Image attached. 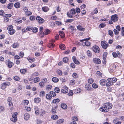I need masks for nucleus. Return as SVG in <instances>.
<instances>
[{"mask_svg":"<svg viewBox=\"0 0 124 124\" xmlns=\"http://www.w3.org/2000/svg\"><path fill=\"white\" fill-rule=\"evenodd\" d=\"M18 114V113L17 112H14L12 115V117H14V118H17V115Z\"/></svg>","mask_w":124,"mask_h":124,"instance_id":"nucleus-41","label":"nucleus"},{"mask_svg":"<svg viewBox=\"0 0 124 124\" xmlns=\"http://www.w3.org/2000/svg\"><path fill=\"white\" fill-rule=\"evenodd\" d=\"M6 64L7 65L8 67L11 68L13 65V64L12 62H11L9 60H7L6 61Z\"/></svg>","mask_w":124,"mask_h":124,"instance_id":"nucleus-6","label":"nucleus"},{"mask_svg":"<svg viewBox=\"0 0 124 124\" xmlns=\"http://www.w3.org/2000/svg\"><path fill=\"white\" fill-rule=\"evenodd\" d=\"M74 21V20L73 19H68L66 21V23H71L72 22Z\"/></svg>","mask_w":124,"mask_h":124,"instance_id":"nucleus-59","label":"nucleus"},{"mask_svg":"<svg viewBox=\"0 0 124 124\" xmlns=\"http://www.w3.org/2000/svg\"><path fill=\"white\" fill-rule=\"evenodd\" d=\"M52 80L54 82L56 83L59 81L58 79L56 77H53L52 78Z\"/></svg>","mask_w":124,"mask_h":124,"instance_id":"nucleus-20","label":"nucleus"},{"mask_svg":"<svg viewBox=\"0 0 124 124\" xmlns=\"http://www.w3.org/2000/svg\"><path fill=\"white\" fill-rule=\"evenodd\" d=\"M34 101L36 103H39L41 101V100L40 98H35L34 99Z\"/></svg>","mask_w":124,"mask_h":124,"instance_id":"nucleus-22","label":"nucleus"},{"mask_svg":"<svg viewBox=\"0 0 124 124\" xmlns=\"http://www.w3.org/2000/svg\"><path fill=\"white\" fill-rule=\"evenodd\" d=\"M86 89L88 90H91V87L90 85L89 84H87L85 85Z\"/></svg>","mask_w":124,"mask_h":124,"instance_id":"nucleus-15","label":"nucleus"},{"mask_svg":"<svg viewBox=\"0 0 124 124\" xmlns=\"http://www.w3.org/2000/svg\"><path fill=\"white\" fill-rule=\"evenodd\" d=\"M93 62L95 63L100 64L101 62L100 60L98 58H94L93 59Z\"/></svg>","mask_w":124,"mask_h":124,"instance_id":"nucleus-4","label":"nucleus"},{"mask_svg":"<svg viewBox=\"0 0 124 124\" xmlns=\"http://www.w3.org/2000/svg\"><path fill=\"white\" fill-rule=\"evenodd\" d=\"M86 41L85 42V44L87 46H88L90 45V42L86 40Z\"/></svg>","mask_w":124,"mask_h":124,"instance_id":"nucleus-57","label":"nucleus"},{"mask_svg":"<svg viewBox=\"0 0 124 124\" xmlns=\"http://www.w3.org/2000/svg\"><path fill=\"white\" fill-rule=\"evenodd\" d=\"M92 86L94 88H96L98 87V85L95 84H92Z\"/></svg>","mask_w":124,"mask_h":124,"instance_id":"nucleus-63","label":"nucleus"},{"mask_svg":"<svg viewBox=\"0 0 124 124\" xmlns=\"http://www.w3.org/2000/svg\"><path fill=\"white\" fill-rule=\"evenodd\" d=\"M60 101V100L58 98L54 99L53 101V103H56L57 102H59Z\"/></svg>","mask_w":124,"mask_h":124,"instance_id":"nucleus-25","label":"nucleus"},{"mask_svg":"<svg viewBox=\"0 0 124 124\" xmlns=\"http://www.w3.org/2000/svg\"><path fill=\"white\" fill-rule=\"evenodd\" d=\"M64 119H62L58 120L56 122V124H60L64 122Z\"/></svg>","mask_w":124,"mask_h":124,"instance_id":"nucleus-18","label":"nucleus"},{"mask_svg":"<svg viewBox=\"0 0 124 124\" xmlns=\"http://www.w3.org/2000/svg\"><path fill=\"white\" fill-rule=\"evenodd\" d=\"M15 30L14 29H12L8 31V33L10 35H12L15 33Z\"/></svg>","mask_w":124,"mask_h":124,"instance_id":"nucleus-27","label":"nucleus"},{"mask_svg":"<svg viewBox=\"0 0 124 124\" xmlns=\"http://www.w3.org/2000/svg\"><path fill=\"white\" fill-rule=\"evenodd\" d=\"M39 85L40 87H42L44 86V82H41L39 83Z\"/></svg>","mask_w":124,"mask_h":124,"instance_id":"nucleus-61","label":"nucleus"},{"mask_svg":"<svg viewBox=\"0 0 124 124\" xmlns=\"http://www.w3.org/2000/svg\"><path fill=\"white\" fill-rule=\"evenodd\" d=\"M60 48L62 50L65 49V45L63 44H60L59 45Z\"/></svg>","mask_w":124,"mask_h":124,"instance_id":"nucleus-32","label":"nucleus"},{"mask_svg":"<svg viewBox=\"0 0 124 124\" xmlns=\"http://www.w3.org/2000/svg\"><path fill=\"white\" fill-rule=\"evenodd\" d=\"M68 59L67 57H65L63 59V61L65 63H67L68 61Z\"/></svg>","mask_w":124,"mask_h":124,"instance_id":"nucleus-30","label":"nucleus"},{"mask_svg":"<svg viewBox=\"0 0 124 124\" xmlns=\"http://www.w3.org/2000/svg\"><path fill=\"white\" fill-rule=\"evenodd\" d=\"M70 13L72 15L75 14L76 13L75 10L74 8L71 9L70 10Z\"/></svg>","mask_w":124,"mask_h":124,"instance_id":"nucleus-33","label":"nucleus"},{"mask_svg":"<svg viewBox=\"0 0 124 124\" xmlns=\"http://www.w3.org/2000/svg\"><path fill=\"white\" fill-rule=\"evenodd\" d=\"M35 19V17L34 16H31L30 17V19L31 21L34 20Z\"/></svg>","mask_w":124,"mask_h":124,"instance_id":"nucleus-52","label":"nucleus"},{"mask_svg":"<svg viewBox=\"0 0 124 124\" xmlns=\"http://www.w3.org/2000/svg\"><path fill=\"white\" fill-rule=\"evenodd\" d=\"M49 93L51 95V96L54 97L56 96V94L53 91H50L49 92Z\"/></svg>","mask_w":124,"mask_h":124,"instance_id":"nucleus-31","label":"nucleus"},{"mask_svg":"<svg viewBox=\"0 0 124 124\" xmlns=\"http://www.w3.org/2000/svg\"><path fill=\"white\" fill-rule=\"evenodd\" d=\"M19 45L18 43H14L13 45V47L15 48H17L19 46Z\"/></svg>","mask_w":124,"mask_h":124,"instance_id":"nucleus-35","label":"nucleus"},{"mask_svg":"<svg viewBox=\"0 0 124 124\" xmlns=\"http://www.w3.org/2000/svg\"><path fill=\"white\" fill-rule=\"evenodd\" d=\"M59 34L61 37L62 38L65 37V34L64 32L62 31H60L59 32Z\"/></svg>","mask_w":124,"mask_h":124,"instance_id":"nucleus-13","label":"nucleus"},{"mask_svg":"<svg viewBox=\"0 0 124 124\" xmlns=\"http://www.w3.org/2000/svg\"><path fill=\"white\" fill-rule=\"evenodd\" d=\"M76 12L78 14L80 12V9L79 8H77L75 9Z\"/></svg>","mask_w":124,"mask_h":124,"instance_id":"nucleus-58","label":"nucleus"},{"mask_svg":"<svg viewBox=\"0 0 124 124\" xmlns=\"http://www.w3.org/2000/svg\"><path fill=\"white\" fill-rule=\"evenodd\" d=\"M44 35V33L43 31L40 32V36L41 37H43Z\"/></svg>","mask_w":124,"mask_h":124,"instance_id":"nucleus-56","label":"nucleus"},{"mask_svg":"<svg viewBox=\"0 0 124 124\" xmlns=\"http://www.w3.org/2000/svg\"><path fill=\"white\" fill-rule=\"evenodd\" d=\"M26 71L25 69H21L20 70V72L22 74H24Z\"/></svg>","mask_w":124,"mask_h":124,"instance_id":"nucleus-40","label":"nucleus"},{"mask_svg":"<svg viewBox=\"0 0 124 124\" xmlns=\"http://www.w3.org/2000/svg\"><path fill=\"white\" fill-rule=\"evenodd\" d=\"M67 15L70 18H72L73 17V16L70 13H68Z\"/></svg>","mask_w":124,"mask_h":124,"instance_id":"nucleus-64","label":"nucleus"},{"mask_svg":"<svg viewBox=\"0 0 124 124\" xmlns=\"http://www.w3.org/2000/svg\"><path fill=\"white\" fill-rule=\"evenodd\" d=\"M93 82V80L92 78H90L88 80V82L90 84H92Z\"/></svg>","mask_w":124,"mask_h":124,"instance_id":"nucleus-60","label":"nucleus"},{"mask_svg":"<svg viewBox=\"0 0 124 124\" xmlns=\"http://www.w3.org/2000/svg\"><path fill=\"white\" fill-rule=\"evenodd\" d=\"M40 80V79L39 77H37L34 79V82L35 83L39 82Z\"/></svg>","mask_w":124,"mask_h":124,"instance_id":"nucleus-28","label":"nucleus"},{"mask_svg":"<svg viewBox=\"0 0 124 124\" xmlns=\"http://www.w3.org/2000/svg\"><path fill=\"white\" fill-rule=\"evenodd\" d=\"M44 22V20L42 18H41L38 21L39 23L40 24H41Z\"/></svg>","mask_w":124,"mask_h":124,"instance_id":"nucleus-47","label":"nucleus"},{"mask_svg":"<svg viewBox=\"0 0 124 124\" xmlns=\"http://www.w3.org/2000/svg\"><path fill=\"white\" fill-rule=\"evenodd\" d=\"M100 110L103 112H107L108 111V109L104 105L103 106L101 107L100 108Z\"/></svg>","mask_w":124,"mask_h":124,"instance_id":"nucleus-5","label":"nucleus"},{"mask_svg":"<svg viewBox=\"0 0 124 124\" xmlns=\"http://www.w3.org/2000/svg\"><path fill=\"white\" fill-rule=\"evenodd\" d=\"M61 92L63 93H65L68 92V90L67 89H63L61 90Z\"/></svg>","mask_w":124,"mask_h":124,"instance_id":"nucleus-24","label":"nucleus"},{"mask_svg":"<svg viewBox=\"0 0 124 124\" xmlns=\"http://www.w3.org/2000/svg\"><path fill=\"white\" fill-rule=\"evenodd\" d=\"M32 29V31L34 33H36L38 31V29L36 28V27H34V28Z\"/></svg>","mask_w":124,"mask_h":124,"instance_id":"nucleus-43","label":"nucleus"},{"mask_svg":"<svg viewBox=\"0 0 124 124\" xmlns=\"http://www.w3.org/2000/svg\"><path fill=\"white\" fill-rule=\"evenodd\" d=\"M105 105L106 107H107L108 110L109 109H111L112 106V104L109 102H107L106 103H105Z\"/></svg>","mask_w":124,"mask_h":124,"instance_id":"nucleus-7","label":"nucleus"},{"mask_svg":"<svg viewBox=\"0 0 124 124\" xmlns=\"http://www.w3.org/2000/svg\"><path fill=\"white\" fill-rule=\"evenodd\" d=\"M73 92L71 90L70 91L69 93H68V95L69 96H72L73 95Z\"/></svg>","mask_w":124,"mask_h":124,"instance_id":"nucleus-62","label":"nucleus"},{"mask_svg":"<svg viewBox=\"0 0 124 124\" xmlns=\"http://www.w3.org/2000/svg\"><path fill=\"white\" fill-rule=\"evenodd\" d=\"M51 118L54 119H56L58 118V116L56 115H53L51 116Z\"/></svg>","mask_w":124,"mask_h":124,"instance_id":"nucleus-29","label":"nucleus"},{"mask_svg":"<svg viewBox=\"0 0 124 124\" xmlns=\"http://www.w3.org/2000/svg\"><path fill=\"white\" fill-rule=\"evenodd\" d=\"M32 29V28L31 26H27L26 29V30L28 31H29Z\"/></svg>","mask_w":124,"mask_h":124,"instance_id":"nucleus-50","label":"nucleus"},{"mask_svg":"<svg viewBox=\"0 0 124 124\" xmlns=\"http://www.w3.org/2000/svg\"><path fill=\"white\" fill-rule=\"evenodd\" d=\"M40 96L43 97L45 95L44 91H42L40 93Z\"/></svg>","mask_w":124,"mask_h":124,"instance_id":"nucleus-49","label":"nucleus"},{"mask_svg":"<svg viewBox=\"0 0 124 124\" xmlns=\"http://www.w3.org/2000/svg\"><path fill=\"white\" fill-rule=\"evenodd\" d=\"M29 103V102L28 100H24L23 101V104L25 105H27Z\"/></svg>","mask_w":124,"mask_h":124,"instance_id":"nucleus-38","label":"nucleus"},{"mask_svg":"<svg viewBox=\"0 0 124 124\" xmlns=\"http://www.w3.org/2000/svg\"><path fill=\"white\" fill-rule=\"evenodd\" d=\"M46 98L48 100L51 99L52 97L51 95L49 93V94H46Z\"/></svg>","mask_w":124,"mask_h":124,"instance_id":"nucleus-26","label":"nucleus"},{"mask_svg":"<svg viewBox=\"0 0 124 124\" xmlns=\"http://www.w3.org/2000/svg\"><path fill=\"white\" fill-rule=\"evenodd\" d=\"M70 28L71 29V33L72 34H73L74 33L73 31L74 30V27L72 26H71L70 27Z\"/></svg>","mask_w":124,"mask_h":124,"instance_id":"nucleus-46","label":"nucleus"},{"mask_svg":"<svg viewBox=\"0 0 124 124\" xmlns=\"http://www.w3.org/2000/svg\"><path fill=\"white\" fill-rule=\"evenodd\" d=\"M24 119L26 120H27L30 118V116L27 113L25 114L24 115Z\"/></svg>","mask_w":124,"mask_h":124,"instance_id":"nucleus-11","label":"nucleus"},{"mask_svg":"<svg viewBox=\"0 0 124 124\" xmlns=\"http://www.w3.org/2000/svg\"><path fill=\"white\" fill-rule=\"evenodd\" d=\"M61 107L64 109H66L67 108V106L66 104L64 103H62L61 104Z\"/></svg>","mask_w":124,"mask_h":124,"instance_id":"nucleus-16","label":"nucleus"},{"mask_svg":"<svg viewBox=\"0 0 124 124\" xmlns=\"http://www.w3.org/2000/svg\"><path fill=\"white\" fill-rule=\"evenodd\" d=\"M101 44L102 47L104 49L107 48V47L109 46V45L108 44L106 43L103 41L101 42Z\"/></svg>","mask_w":124,"mask_h":124,"instance_id":"nucleus-3","label":"nucleus"},{"mask_svg":"<svg viewBox=\"0 0 124 124\" xmlns=\"http://www.w3.org/2000/svg\"><path fill=\"white\" fill-rule=\"evenodd\" d=\"M54 91L56 93H59L60 92V89L58 87H55L54 88Z\"/></svg>","mask_w":124,"mask_h":124,"instance_id":"nucleus-42","label":"nucleus"},{"mask_svg":"<svg viewBox=\"0 0 124 124\" xmlns=\"http://www.w3.org/2000/svg\"><path fill=\"white\" fill-rule=\"evenodd\" d=\"M86 53L88 57H90L92 55V53L89 50H88Z\"/></svg>","mask_w":124,"mask_h":124,"instance_id":"nucleus-36","label":"nucleus"},{"mask_svg":"<svg viewBox=\"0 0 124 124\" xmlns=\"http://www.w3.org/2000/svg\"><path fill=\"white\" fill-rule=\"evenodd\" d=\"M10 84L8 82H6L4 83H2L1 85V88L3 89H5L6 87L7 86H9Z\"/></svg>","mask_w":124,"mask_h":124,"instance_id":"nucleus-1","label":"nucleus"},{"mask_svg":"<svg viewBox=\"0 0 124 124\" xmlns=\"http://www.w3.org/2000/svg\"><path fill=\"white\" fill-rule=\"evenodd\" d=\"M52 87V86L51 85H47L46 87V90H49L51 89Z\"/></svg>","mask_w":124,"mask_h":124,"instance_id":"nucleus-23","label":"nucleus"},{"mask_svg":"<svg viewBox=\"0 0 124 124\" xmlns=\"http://www.w3.org/2000/svg\"><path fill=\"white\" fill-rule=\"evenodd\" d=\"M107 81V80L105 79H102L100 80V84L101 85L104 86L105 85Z\"/></svg>","mask_w":124,"mask_h":124,"instance_id":"nucleus-9","label":"nucleus"},{"mask_svg":"<svg viewBox=\"0 0 124 124\" xmlns=\"http://www.w3.org/2000/svg\"><path fill=\"white\" fill-rule=\"evenodd\" d=\"M117 81V79L116 78H111V82L112 83H115Z\"/></svg>","mask_w":124,"mask_h":124,"instance_id":"nucleus-55","label":"nucleus"},{"mask_svg":"<svg viewBox=\"0 0 124 124\" xmlns=\"http://www.w3.org/2000/svg\"><path fill=\"white\" fill-rule=\"evenodd\" d=\"M54 44L53 43H50L48 45V46L49 47L52 48L54 47Z\"/></svg>","mask_w":124,"mask_h":124,"instance_id":"nucleus-51","label":"nucleus"},{"mask_svg":"<svg viewBox=\"0 0 124 124\" xmlns=\"http://www.w3.org/2000/svg\"><path fill=\"white\" fill-rule=\"evenodd\" d=\"M107 53L106 52H104L103 54V58L104 59H106L107 56Z\"/></svg>","mask_w":124,"mask_h":124,"instance_id":"nucleus-44","label":"nucleus"},{"mask_svg":"<svg viewBox=\"0 0 124 124\" xmlns=\"http://www.w3.org/2000/svg\"><path fill=\"white\" fill-rule=\"evenodd\" d=\"M77 28L80 31H84L85 29L82 27V26L80 25H78L77 26Z\"/></svg>","mask_w":124,"mask_h":124,"instance_id":"nucleus-12","label":"nucleus"},{"mask_svg":"<svg viewBox=\"0 0 124 124\" xmlns=\"http://www.w3.org/2000/svg\"><path fill=\"white\" fill-rule=\"evenodd\" d=\"M42 10L45 12H46L48 11L49 10V8L47 7H44L42 8Z\"/></svg>","mask_w":124,"mask_h":124,"instance_id":"nucleus-14","label":"nucleus"},{"mask_svg":"<svg viewBox=\"0 0 124 124\" xmlns=\"http://www.w3.org/2000/svg\"><path fill=\"white\" fill-rule=\"evenodd\" d=\"M93 49L94 52L96 53H99L100 51V49L97 46H94L93 48Z\"/></svg>","mask_w":124,"mask_h":124,"instance_id":"nucleus-2","label":"nucleus"},{"mask_svg":"<svg viewBox=\"0 0 124 124\" xmlns=\"http://www.w3.org/2000/svg\"><path fill=\"white\" fill-rule=\"evenodd\" d=\"M108 32L109 35L111 37H112L113 35V31H112L110 30L108 31Z\"/></svg>","mask_w":124,"mask_h":124,"instance_id":"nucleus-39","label":"nucleus"},{"mask_svg":"<svg viewBox=\"0 0 124 124\" xmlns=\"http://www.w3.org/2000/svg\"><path fill=\"white\" fill-rule=\"evenodd\" d=\"M99 25L100 28H103L106 26V24L105 23H102L100 24Z\"/></svg>","mask_w":124,"mask_h":124,"instance_id":"nucleus-54","label":"nucleus"},{"mask_svg":"<svg viewBox=\"0 0 124 124\" xmlns=\"http://www.w3.org/2000/svg\"><path fill=\"white\" fill-rule=\"evenodd\" d=\"M13 26L11 25H10L8 26L7 28V29L9 31L13 29Z\"/></svg>","mask_w":124,"mask_h":124,"instance_id":"nucleus-45","label":"nucleus"},{"mask_svg":"<svg viewBox=\"0 0 124 124\" xmlns=\"http://www.w3.org/2000/svg\"><path fill=\"white\" fill-rule=\"evenodd\" d=\"M28 60L30 62H32L35 61V59L34 58L32 59L30 57L27 58Z\"/></svg>","mask_w":124,"mask_h":124,"instance_id":"nucleus-37","label":"nucleus"},{"mask_svg":"<svg viewBox=\"0 0 124 124\" xmlns=\"http://www.w3.org/2000/svg\"><path fill=\"white\" fill-rule=\"evenodd\" d=\"M72 59L74 63L76 64H79V62L76 59V57L75 56H73L72 57Z\"/></svg>","mask_w":124,"mask_h":124,"instance_id":"nucleus-10","label":"nucleus"},{"mask_svg":"<svg viewBox=\"0 0 124 124\" xmlns=\"http://www.w3.org/2000/svg\"><path fill=\"white\" fill-rule=\"evenodd\" d=\"M25 15L26 16H29L31 15L32 14L31 12L29 10H28L26 11H25Z\"/></svg>","mask_w":124,"mask_h":124,"instance_id":"nucleus-17","label":"nucleus"},{"mask_svg":"<svg viewBox=\"0 0 124 124\" xmlns=\"http://www.w3.org/2000/svg\"><path fill=\"white\" fill-rule=\"evenodd\" d=\"M14 80H15L16 81H19L20 80V78L17 76H16L14 78Z\"/></svg>","mask_w":124,"mask_h":124,"instance_id":"nucleus-34","label":"nucleus"},{"mask_svg":"<svg viewBox=\"0 0 124 124\" xmlns=\"http://www.w3.org/2000/svg\"><path fill=\"white\" fill-rule=\"evenodd\" d=\"M17 118H14V117H12L11 118V120L13 122H15L17 120Z\"/></svg>","mask_w":124,"mask_h":124,"instance_id":"nucleus-48","label":"nucleus"},{"mask_svg":"<svg viewBox=\"0 0 124 124\" xmlns=\"http://www.w3.org/2000/svg\"><path fill=\"white\" fill-rule=\"evenodd\" d=\"M106 85L108 87L111 85L112 84H111V82L108 81L106 83Z\"/></svg>","mask_w":124,"mask_h":124,"instance_id":"nucleus-53","label":"nucleus"},{"mask_svg":"<svg viewBox=\"0 0 124 124\" xmlns=\"http://www.w3.org/2000/svg\"><path fill=\"white\" fill-rule=\"evenodd\" d=\"M111 20L114 22L117 21L118 20L117 15H116L112 16H111Z\"/></svg>","mask_w":124,"mask_h":124,"instance_id":"nucleus-8","label":"nucleus"},{"mask_svg":"<svg viewBox=\"0 0 124 124\" xmlns=\"http://www.w3.org/2000/svg\"><path fill=\"white\" fill-rule=\"evenodd\" d=\"M20 4L18 2H17L15 3L14 4V6L16 8H18L20 7Z\"/></svg>","mask_w":124,"mask_h":124,"instance_id":"nucleus-21","label":"nucleus"},{"mask_svg":"<svg viewBox=\"0 0 124 124\" xmlns=\"http://www.w3.org/2000/svg\"><path fill=\"white\" fill-rule=\"evenodd\" d=\"M13 6V4L12 3H10L8 5V8L9 9H11Z\"/></svg>","mask_w":124,"mask_h":124,"instance_id":"nucleus-19","label":"nucleus"}]
</instances>
